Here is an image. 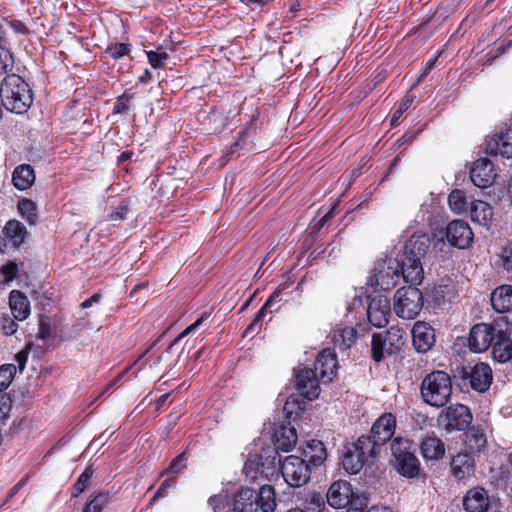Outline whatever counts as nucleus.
<instances>
[{
  "instance_id": "obj_1",
  "label": "nucleus",
  "mask_w": 512,
  "mask_h": 512,
  "mask_svg": "<svg viewBox=\"0 0 512 512\" xmlns=\"http://www.w3.org/2000/svg\"><path fill=\"white\" fill-rule=\"evenodd\" d=\"M0 98L6 110L23 114L32 104V94L28 84L18 75L11 74L0 82Z\"/></svg>"
},
{
  "instance_id": "obj_2",
  "label": "nucleus",
  "mask_w": 512,
  "mask_h": 512,
  "mask_svg": "<svg viewBox=\"0 0 512 512\" xmlns=\"http://www.w3.org/2000/svg\"><path fill=\"white\" fill-rule=\"evenodd\" d=\"M421 397L423 401L433 407H444L452 394V381L444 371H433L427 374L421 383Z\"/></svg>"
},
{
  "instance_id": "obj_3",
  "label": "nucleus",
  "mask_w": 512,
  "mask_h": 512,
  "mask_svg": "<svg viewBox=\"0 0 512 512\" xmlns=\"http://www.w3.org/2000/svg\"><path fill=\"white\" fill-rule=\"evenodd\" d=\"M406 331L398 326L372 336L371 353L376 362L401 351L406 343Z\"/></svg>"
},
{
  "instance_id": "obj_4",
  "label": "nucleus",
  "mask_w": 512,
  "mask_h": 512,
  "mask_svg": "<svg viewBox=\"0 0 512 512\" xmlns=\"http://www.w3.org/2000/svg\"><path fill=\"white\" fill-rule=\"evenodd\" d=\"M391 452L397 471L404 477L414 478L420 471V463L414 455L409 439L396 437L391 442Z\"/></svg>"
},
{
  "instance_id": "obj_5",
  "label": "nucleus",
  "mask_w": 512,
  "mask_h": 512,
  "mask_svg": "<svg viewBox=\"0 0 512 512\" xmlns=\"http://www.w3.org/2000/svg\"><path fill=\"white\" fill-rule=\"evenodd\" d=\"M279 462L282 477L290 487L300 488L310 481L313 468L305 458L289 455Z\"/></svg>"
},
{
  "instance_id": "obj_6",
  "label": "nucleus",
  "mask_w": 512,
  "mask_h": 512,
  "mask_svg": "<svg viewBox=\"0 0 512 512\" xmlns=\"http://www.w3.org/2000/svg\"><path fill=\"white\" fill-rule=\"evenodd\" d=\"M423 307V294L415 286L402 287L396 291L394 310L403 319H414Z\"/></svg>"
},
{
  "instance_id": "obj_7",
  "label": "nucleus",
  "mask_w": 512,
  "mask_h": 512,
  "mask_svg": "<svg viewBox=\"0 0 512 512\" xmlns=\"http://www.w3.org/2000/svg\"><path fill=\"white\" fill-rule=\"evenodd\" d=\"M500 324L504 322L497 321L495 324L479 323L472 327L469 336V348L474 352L486 351L495 341Z\"/></svg>"
},
{
  "instance_id": "obj_8",
  "label": "nucleus",
  "mask_w": 512,
  "mask_h": 512,
  "mask_svg": "<svg viewBox=\"0 0 512 512\" xmlns=\"http://www.w3.org/2000/svg\"><path fill=\"white\" fill-rule=\"evenodd\" d=\"M375 285L382 290L394 288L400 280V265L396 259L378 261L373 274Z\"/></svg>"
},
{
  "instance_id": "obj_9",
  "label": "nucleus",
  "mask_w": 512,
  "mask_h": 512,
  "mask_svg": "<svg viewBox=\"0 0 512 512\" xmlns=\"http://www.w3.org/2000/svg\"><path fill=\"white\" fill-rule=\"evenodd\" d=\"M295 387L304 398L312 401L320 394L319 375L307 367H298L295 370Z\"/></svg>"
},
{
  "instance_id": "obj_10",
  "label": "nucleus",
  "mask_w": 512,
  "mask_h": 512,
  "mask_svg": "<svg viewBox=\"0 0 512 512\" xmlns=\"http://www.w3.org/2000/svg\"><path fill=\"white\" fill-rule=\"evenodd\" d=\"M441 423L447 431L464 430L472 421L469 408L462 404L449 406L440 417Z\"/></svg>"
},
{
  "instance_id": "obj_11",
  "label": "nucleus",
  "mask_w": 512,
  "mask_h": 512,
  "mask_svg": "<svg viewBox=\"0 0 512 512\" xmlns=\"http://www.w3.org/2000/svg\"><path fill=\"white\" fill-rule=\"evenodd\" d=\"M391 315L390 300L387 296L376 294L369 297L367 317L375 327H383L388 323Z\"/></svg>"
},
{
  "instance_id": "obj_12",
  "label": "nucleus",
  "mask_w": 512,
  "mask_h": 512,
  "mask_svg": "<svg viewBox=\"0 0 512 512\" xmlns=\"http://www.w3.org/2000/svg\"><path fill=\"white\" fill-rule=\"evenodd\" d=\"M461 378L469 379V383L474 390L484 392L492 383V370L488 364L480 362L469 370L462 368Z\"/></svg>"
},
{
  "instance_id": "obj_13",
  "label": "nucleus",
  "mask_w": 512,
  "mask_h": 512,
  "mask_svg": "<svg viewBox=\"0 0 512 512\" xmlns=\"http://www.w3.org/2000/svg\"><path fill=\"white\" fill-rule=\"evenodd\" d=\"M496 176L494 164L487 158L476 160L470 170L471 181L479 188H488L493 185Z\"/></svg>"
},
{
  "instance_id": "obj_14",
  "label": "nucleus",
  "mask_w": 512,
  "mask_h": 512,
  "mask_svg": "<svg viewBox=\"0 0 512 512\" xmlns=\"http://www.w3.org/2000/svg\"><path fill=\"white\" fill-rule=\"evenodd\" d=\"M446 237L450 245L465 249L473 241V232L467 222L454 220L446 228Z\"/></svg>"
},
{
  "instance_id": "obj_15",
  "label": "nucleus",
  "mask_w": 512,
  "mask_h": 512,
  "mask_svg": "<svg viewBox=\"0 0 512 512\" xmlns=\"http://www.w3.org/2000/svg\"><path fill=\"white\" fill-rule=\"evenodd\" d=\"M512 329L508 323L500 324L498 335L493 343L492 354L495 360L505 363L512 359Z\"/></svg>"
},
{
  "instance_id": "obj_16",
  "label": "nucleus",
  "mask_w": 512,
  "mask_h": 512,
  "mask_svg": "<svg viewBox=\"0 0 512 512\" xmlns=\"http://www.w3.org/2000/svg\"><path fill=\"white\" fill-rule=\"evenodd\" d=\"M395 428V416L391 413H384L374 422L368 437L381 448V445L392 438Z\"/></svg>"
},
{
  "instance_id": "obj_17",
  "label": "nucleus",
  "mask_w": 512,
  "mask_h": 512,
  "mask_svg": "<svg viewBox=\"0 0 512 512\" xmlns=\"http://www.w3.org/2000/svg\"><path fill=\"white\" fill-rule=\"evenodd\" d=\"M485 151L489 155L512 158V128L491 136L486 142Z\"/></svg>"
},
{
  "instance_id": "obj_18",
  "label": "nucleus",
  "mask_w": 512,
  "mask_h": 512,
  "mask_svg": "<svg viewBox=\"0 0 512 512\" xmlns=\"http://www.w3.org/2000/svg\"><path fill=\"white\" fill-rule=\"evenodd\" d=\"M326 496L327 502L331 507L340 509L350 503L353 497V491L350 483L344 480H338L331 484Z\"/></svg>"
},
{
  "instance_id": "obj_19",
  "label": "nucleus",
  "mask_w": 512,
  "mask_h": 512,
  "mask_svg": "<svg viewBox=\"0 0 512 512\" xmlns=\"http://www.w3.org/2000/svg\"><path fill=\"white\" fill-rule=\"evenodd\" d=\"M337 370L335 353L329 348L323 349L315 362V371L324 382H330Z\"/></svg>"
},
{
  "instance_id": "obj_20",
  "label": "nucleus",
  "mask_w": 512,
  "mask_h": 512,
  "mask_svg": "<svg viewBox=\"0 0 512 512\" xmlns=\"http://www.w3.org/2000/svg\"><path fill=\"white\" fill-rule=\"evenodd\" d=\"M412 340L418 352L428 351L435 342L433 328L425 322H416L412 328Z\"/></svg>"
},
{
  "instance_id": "obj_21",
  "label": "nucleus",
  "mask_w": 512,
  "mask_h": 512,
  "mask_svg": "<svg viewBox=\"0 0 512 512\" xmlns=\"http://www.w3.org/2000/svg\"><path fill=\"white\" fill-rule=\"evenodd\" d=\"M489 504L488 493L481 487L470 489L463 499V506L466 512H486Z\"/></svg>"
},
{
  "instance_id": "obj_22",
  "label": "nucleus",
  "mask_w": 512,
  "mask_h": 512,
  "mask_svg": "<svg viewBox=\"0 0 512 512\" xmlns=\"http://www.w3.org/2000/svg\"><path fill=\"white\" fill-rule=\"evenodd\" d=\"M430 247V238L427 234L415 233L405 244L404 256L422 260Z\"/></svg>"
},
{
  "instance_id": "obj_23",
  "label": "nucleus",
  "mask_w": 512,
  "mask_h": 512,
  "mask_svg": "<svg viewBox=\"0 0 512 512\" xmlns=\"http://www.w3.org/2000/svg\"><path fill=\"white\" fill-rule=\"evenodd\" d=\"M402 277L409 286L420 284L424 278V270L421 260L404 256L402 262Z\"/></svg>"
},
{
  "instance_id": "obj_24",
  "label": "nucleus",
  "mask_w": 512,
  "mask_h": 512,
  "mask_svg": "<svg viewBox=\"0 0 512 512\" xmlns=\"http://www.w3.org/2000/svg\"><path fill=\"white\" fill-rule=\"evenodd\" d=\"M301 457L305 458L314 469L325 462L327 458L326 448L321 441L311 440L301 450Z\"/></svg>"
},
{
  "instance_id": "obj_25",
  "label": "nucleus",
  "mask_w": 512,
  "mask_h": 512,
  "mask_svg": "<svg viewBox=\"0 0 512 512\" xmlns=\"http://www.w3.org/2000/svg\"><path fill=\"white\" fill-rule=\"evenodd\" d=\"M491 305L498 313L512 310V286L502 285L491 293Z\"/></svg>"
},
{
  "instance_id": "obj_26",
  "label": "nucleus",
  "mask_w": 512,
  "mask_h": 512,
  "mask_svg": "<svg viewBox=\"0 0 512 512\" xmlns=\"http://www.w3.org/2000/svg\"><path fill=\"white\" fill-rule=\"evenodd\" d=\"M420 450L426 460H438L445 455V445L436 436L424 437L420 444Z\"/></svg>"
},
{
  "instance_id": "obj_27",
  "label": "nucleus",
  "mask_w": 512,
  "mask_h": 512,
  "mask_svg": "<svg viewBox=\"0 0 512 512\" xmlns=\"http://www.w3.org/2000/svg\"><path fill=\"white\" fill-rule=\"evenodd\" d=\"M3 233L5 238L12 244L13 247L21 246L29 235L25 225L15 219L9 220L5 224Z\"/></svg>"
},
{
  "instance_id": "obj_28",
  "label": "nucleus",
  "mask_w": 512,
  "mask_h": 512,
  "mask_svg": "<svg viewBox=\"0 0 512 512\" xmlns=\"http://www.w3.org/2000/svg\"><path fill=\"white\" fill-rule=\"evenodd\" d=\"M9 305L16 320H25L30 315V305L28 298L17 290L11 291L9 297Z\"/></svg>"
},
{
  "instance_id": "obj_29",
  "label": "nucleus",
  "mask_w": 512,
  "mask_h": 512,
  "mask_svg": "<svg viewBox=\"0 0 512 512\" xmlns=\"http://www.w3.org/2000/svg\"><path fill=\"white\" fill-rule=\"evenodd\" d=\"M35 181V173L32 166L22 164L17 166L12 174L13 185L18 190H26L32 186Z\"/></svg>"
},
{
  "instance_id": "obj_30",
  "label": "nucleus",
  "mask_w": 512,
  "mask_h": 512,
  "mask_svg": "<svg viewBox=\"0 0 512 512\" xmlns=\"http://www.w3.org/2000/svg\"><path fill=\"white\" fill-rule=\"evenodd\" d=\"M297 443V433L294 427L282 426L275 432V446L277 450L289 452Z\"/></svg>"
},
{
  "instance_id": "obj_31",
  "label": "nucleus",
  "mask_w": 512,
  "mask_h": 512,
  "mask_svg": "<svg viewBox=\"0 0 512 512\" xmlns=\"http://www.w3.org/2000/svg\"><path fill=\"white\" fill-rule=\"evenodd\" d=\"M353 449L359 452L366 464L372 463L380 453V447L368 436L359 437Z\"/></svg>"
},
{
  "instance_id": "obj_32",
  "label": "nucleus",
  "mask_w": 512,
  "mask_h": 512,
  "mask_svg": "<svg viewBox=\"0 0 512 512\" xmlns=\"http://www.w3.org/2000/svg\"><path fill=\"white\" fill-rule=\"evenodd\" d=\"M255 505L261 509L262 512H274L276 503L275 490L271 485H263L256 493Z\"/></svg>"
},
{
  "instance_id": "obj_33",
  "label": "nucleus",
  "mask_w": 512,
  "mask_h": 512,
  "mask_svg": "<svg viewBox=\"0 0 512 512\" xmlns=\"http://www.w3.org/2000/svg\"><path fill=\"white\" fill-rule=\"evenodd\" d=\"M471 220L482 226H487L493 217V209L489 203L475 200L471 203Z\"/></svg>"
},
{
  "instance_id": "obj_34",
  "label": "nucleus",
  "mask_w": 512,
  "mask_h": 512,
  "mask_svg": "<svg viewBox=\"0 0 512 512\" xmlns=\"http://www.w3.org/2000/svg\"><path fill=\"white\" fill-rule=\"evenodd\" d=\"M357 332L354 327L337 326L333 331V342L339 349L350 348L356 340Z\"/></svg>"
},
{
  "instance_id": "obj_35",
  "label": "nucleus",
  "mask_w": 512,
  "mask_h": 512,
  "mask_svg": "<svg viewBox=\"0 0 512 512\" xmlns=\"http://www.w3.org/2000/svg\"><path fill=\"white\" fill-rule=\"evenodd\" d=\"M256 493L250 488H241L235 498V509L232 511L251 512L255 505Z\"/></svg>"
},
{
  "instance_id": "obj_36",
  "label": "nucleus",
  "mask_w": 512,
  "mask_h": 512,
  "mask_svg": "<svg viewBox=\"0 0 512 512\" xmlns=\"http://www.w3.org/2000/svg\"><path fill=\"white\" fill-rule=\"evenodd\" d=\"M342 464L348 473L357 474L366 465V462L361 458L359 452L355 451L352 447L344 455Z\"/></svg>"
},
{
  "instance_id": "obj_37",
  "label": "nucleus",
  "mask_w": 512,
  "mask_h": 512,
  "mask_svg": "<svg viewBox=\"0 0 512 512\" xmlns=\"http://www.w3.org/2000/svg\"><path fill=\"white\" fill-rule=\"evenodd\" d=\"M486 445V437L479 429L472 428L466 433V446L470 452H480Z\"/></svg>"
},
{
  "instance_id": "obj_38",
  "label": "nucleus",
  "mask_w": 512,
  "mask_h": 512,
  "mask_svg": "<svg viewBox=\"0 0 512 512\" xmlns=\"http://www.w3.org/2000/svg\"><path fill=\"white\" fill-rule=\"evenodd\" d=\"M451 469L456 478L463 479L471 470L468 456L466 454H459L453 457Z\"/></svg>"
},
{
  "instance_id": "obj_39",
  "label": "nucleus",
  "mask_w": 512,
  "mask_h": 512,
  "mask_svg": "<svg viewBox=\"0 0 512 512\" xmlns=\"http://www.w3.org/2000/svg\"><path fill=\"white\" fill-rule=\"evenodd\" d=\"M18 211L21 216L30 224L34 225L37 222V208L36 204L30 199H22L18 202Z\"/></svg>"
},
{
  "instance_id": "obj_40",
  "label": "nucleus",
  "mask_w": 512,
  "mask_h": 512,
  "mask_svg": "<svg viewBox=\"0 0 512 512\" xmlns=\"http://www.w3.org/2000/svg\"><path fill=\"white\" fill-rule=\"evenodd\" d=\"M243 472L247 478L257 479L258 475L264 472L261 458L258 455H250L244 463Z\"/></svg>"
},
{
  "instance_id": "obj_41",
  "label": "nucleus",
  "mask_w": 512,
  "mask_h": 512,
  "mask_svg": "<svg viewBox=\"0 0 512 512\" xmlns=\"http://www.w3.org/2000/svg\"><path fill=\"white\" fill-rule=\"evenodd\" d=\"M448 202L451 210L457 214H461L466 211L467 198L462 190H453L448 197Z\"/></svg>"
},
{
  "instance_id": "obj_42",
  "label": "nucleus",
  "mask_w": 512,
  "mask_h": 512,
  "mask_svg": "<svg viewBox=\"0 0 512 512\" xmlns=\"http://www.w3.org/2000/svg\"><path fill=\"white\" fill-rule=\"evenodd\" d=\"M280 293L274 292L266 301L265 305L258 311L253 321L250 323V325L246 328L245 333L248 334L250 331H253L255 326L258 324L259 321L262 320V318L265 315L266 308L270 307L274 302L280 301L279 299Z\"/></svg>"
},
{
  "instance_id": "obj_43",
  "label": "nucleus",
  "mask_w": 512,
  "mask_h": 512,
  "mask_svg": "<svg viewBox=\"0 0 512 512\" xmlns=\"http://www.w3.org/2000/svg\"><path fill=\"white\" fill-rule=\"evenodd\" d=\"M15 372L16 366L13 364H6L0 367V392L9 387Z\"/></svg>"
},
{
  "instance_id": "obj_44",
  "label": "nucleus",
  "mask_w": 512,
  "mask_h": 512,
  "mask_svg": "<svg viewBox=\"0 0 512 512\" xmlns=\"http://www.w3.org/2000/svg\"><path fill=\"white\" fill-rule=\"evenodd\" d=\"M107 503L108 495L99 493L85 506L82 512H102Z\"/></svg>"
},
{
  "instance_id": "obj_45",
  "label": "nucleus",
  "mask_w": 512,
  "mask_h": 512,
  "mask_svg": "<svg viewBox=\"0 0 512 512\" xmlns=\"http://www.w3.org/2000/svg\"><path fill=\"white\" fill-rule=\"evenodd\" d=\"M130 51V47L125 43H115L110 45L106 49V53L113 59L121 58L127 55Z\"/></svg>"
},
{
  "instance_id": "obj_46",
  "label": "nucleus",
  "mask_w": 512,
  "mask_h": 512,
  "mask_svg": "<svg viewBox=\"0 0 512 512\" xmlns=\"http://www.w3.org/2000/svg\"><path fill=\"white\" fill-rule=\"evenodd\" d=\"M415 100L414 95H407L405 99L399 104L398 108L392 115L391 124L395 125L397 121L400 119L402 114L411 106L413 101Z\"/></svg>"
},
{
  "instance_id": "obj_47",
  "label": "nucleus",
  "mask_w": 512,
  "mask_h": 512,
  "mask_svg": "<svg viewBox=\"0 0 512 512\" xmlns=\"http://www.w3.org/2000/svg\"><path fill=\"white\" fill-rule=\"evenodd\" d=\"M13 66V57L8 49L0 46V73H6Z\"/></svg>"
},
{
  "instance_id": "obj_48",
  "label": "nucleus",
  "mask_w": 512,
  "mask_h": 512,
  "mask_svg": "<svg viewBox=\"0 0 512 512\" xmlns=\"http://www.w3.org/2000/svg\"><path fill=\"white\" fill-rule=\"evenodd\" d=\"M203 319L204 317H200L199 319H197L194 323H192L191 325H189L186 329H184L173 341L172 344H170L166 350L167 353H170V351L172 350L173 346L175 344H177L182 338H184L186 335L196 331L198 329V327L202 324L203 322Z\"/></svg>"
},
{
  "instance_id": "obj_49",
  "label": "nucleus",
  "mask_w": 512,
  "mask_h": 512,
  "mask_svg": "<svg viewBox=\"0 0 512 512\" xmlns=\"http://www.w3.org/2000/svg\"><path fill=\"white\" fill-rule=\"evenodd\" d=\"M147 57L150 65L153 68H160L167 60L168 54L166 52L149 51L147 52Z\"/></svg>"
},
{
  "instance_id": "obj_50",
  "label": "nucleus",
  "mask_w": 512,
  "mask_h": 512,
  "mask_svg": "<svg viewBox=\"0 0 512 512\" xmlns=\"http://www.w3.org/2000/svg\"><path fill=\"white\" fill-rule=\"evenodd\" d=\"M187 457L185 453L180 454L176 458H174L167 470H165L163 473H171V474H178L180 473L185 467V461Z\"/></svg>"
},
{
  "instance_id": "obj_51",
  "label": "nucleus",
  "mask_w": 512,
  "mask_h": 512,
  "mask_svg": "<svg viewBox=\"0 0 512 512\" xmlns=\"http://www.w3.org/2000/svg\"><path fill=\"white\" fill-rule=\"evenodd\" d=\"M303 405L304 402L302 400H299L298 396L291 395L290 397H288L284 405V410L286 411L287 414H292L295 412L296 409L302 410L304 408Z\"/></svg>"
},
{
  "instance_id": "obj_52",
  "label": "nucleus",
  "mask_w": 512,
  "mask_h": 512,
  "mask_svg": "<svg viewBox=\"0 0 512 512\" xmlns=\"http://www.w3.org/2000/svg\"><path fill=\"white\" fill-rule=\"evenodd\" d=\"M324 505H325L324 499L321 496V494L314 492L309 495V499L307 500L306 508L307 509H317L320 511L324 507Z\"/></svg>"
},
{
  "instance_id": "obj_53",
  "label": "nucleus",
  "mask_w": 512,
  "mask_h": 512,
  "mask_svg": "<svg viewBox=\"0 0 512 512\" xmlns=\"http://www.w3.org/2000/svg\"><path fill=\"white\" fill-rule=\"evenodd\" d=\"M17 323L9 316L1 318V329L6 335H12L17 331Z\"/></svg>"
},
{
  "instance_id": "obj_54",
  "label": "nucleus",
  "mask_w": 512,
  "mask_h": 512,
  "mask_svg": "<svg viewBox=\"0 0 512 512\" xmlns=\"http://www.w3.org/2000/svg\"><path fill=\"white\" fill-rule=\"evenodd\" d=\"M346 512H363L364 507L366 506L365 498H361L359 496L352 497L350 503L347 505Z\"/></svg>"
},
{
  "instance_id": "obj_55",
  "label": "nucleus",
  "mask_w": 512,
  "mask_h": 512,
  "mask_svg": "<svg viewBox=\"0 0 512 512\" xmlns=\"http://www.w3.org/2000/svg\"><path fill=\"white\" fill-rule=\"evenodd\" d=\"M130 99L131 97L127 96L126 94L120 96L115 103L114 113H124L128 111L130 107Z\"/></svg>"
},
{
  "instance_id": "obj_56",
  "label": "nucleus",
  "mask_w": 512,
  "mask_h": 512,
  "mask_svg": "<svg viewBox=\"0 0 512 512\" xmlns=\"http://www.w3.org/2000/svg\"><path fill=\"white\" fill-rule=\"evenodd\" d=\"M37 337L42 340L49 339L51 337V327L49 322L45 319L41 318L39 321V330L37 333Z\"/></svg>"
},
{
  "instance_id": "obj_57",
  "label": "nucleus",
  "mask_w": 512,
  "mask_h": 512,
  "mask_svg": "<svg viewBox=\"0 0 512 512\" xmlns=\"http://www.w3.org/2000/svg\"><path fill=\"white\" fill-rule=\"evenodd\" d=\"M501 261H502V266L505 270H507V271L512 270V248L511 247H506L502 250Z\"/></svg>"
},
{
  "instance_id": "obj_58",
  "label": "nucleus",
  "mask_w": 512,
  "mask_h": 512,
  "mask_svg": "<svg viewBox=\"0 0 512 512\" xmlns=\"http://www.w3.org/2000/svg\"><path fill=\"white\" fill-rule=\"evenodd\" d=\"M3 275H4V278L6 281H11L14 279V277L16 276L17 274V271H18V267L15 263H8L6 265H4L1 269Z\"/></svg>"
},
{
  "instance_id": "obj_59",
  "label": "nucleus",
  "mask_w": 512,
  "mask_h": 512,
  "mask_svg": "<svg viewBox=\"0 0 512 512\" xmlns=\"http://www.w3.org/2000/svg\"><path fill=\"white\" fill-rule=\"evenodd\" d=\"M175 482L176 481L174 477L167 478L158 488L155 497H165L168 494V489L172 487Z\"/></svg>"
},
{
  "instance_id": "obj_60",
  "label": "nucleus",
  "mask_w": 512,
  "mask_h": 512,
  "mask_svg": "<svg viewBox=\"0 0 512 512\" xmlns=\"http://www.w3.org/2000/svg\"><path fill=\"white\" fill-rule=\"evenodd\" d=\"M29 348H30V344H28L25 349L19 351L16 355H15V358H16V361L19 365V369L21 371L24 370L25 366H26V363H27V360H28V354H29Z\"/></svg>"
},
{
  "instance_id": "obj_61",
  "label": "nucleus",
  "mask_w": 512,
  "mask_h": 512,
  "mask_svg": "<svg viewBox=\"0 0 512 512\" xmlns=\"http://www.w3.org/2000/svg\"><path fill=\"white\" fill-rule=\"evenodd\" d=\"M92 474H93L92 469L86 468L85 471L78 478L77 482H79L81 485L86 487L92 477Z\"/></svg>"
},
{
  "instance_id": "obj_62",
  "label": "nucleus",
  "mask_w": 512,
  "mask_h": 512,
  "mask_svg": "<svg viewBox=\"0 0 512 512\" xmlns=\"http://www.w3.org/2000/svg\"><path fill=\"white\" fill-rule=\"evenodd\" d=\"M336 205H334L319 221V226L322 227L325 223L334 216Z\"/></svg>"
},
{
  "instance_id": "obj_63",
  "label": "nucleus",
  "mask_w": 512,
  "mask_h": 512,
  "mask_svg": "<svg viewBox=\"0 0 512 512\" xmlns=\"http://www.w3.org/2000/svg\"><path fill=\"white\" fill-rule=\"evenodd\" d=\"M100 299V296L98 294H94L91 298L85 300L82 304V308H88L92 306L93 303L98 302Z\"/></svg>"
},
{
  "instance_id": "obj_64",
  "label": "nucleus",
  "mask_w": 512,
  "mask_h": 512,
  "mask_svg": "<svg viewBox=\"0 0 512 512\" xmlns=\"http://www.w3.org/2000/svg\"><path fill=\"white\" fill-rule=\"evenodd\" d=\"M126 211H127L126 208L121 207L119 210L112 213L111 218L113 220L122 219V218H124Z\"/></svg>"
}]
</instances>
